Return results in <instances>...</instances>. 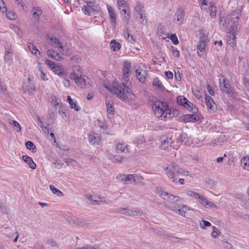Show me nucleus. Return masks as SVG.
I'll return each mask as SVG.
<instances>
[{
	"mask_svg": "<svg viewBox=\"0 0 249 249\" xmlns=\"http://www.w3.org/2000/svg\"><path fill=\"white\" fill-rule=\"evenodd\" d=\"M51 41L53 42V45L55 47H58L62 44L59 40L55 37L50 38Z\"/></svg>",
	"mask_w": 249,
	"mask_h": 249,
	"instance_id": "nucleus-43",
	"label": "nucleus"
},
{
	"mask_svg": "<svg viewBox=\"0 0 249 249\" xmlns=\"http://www.w3.org/2000/svg\"><path fill=\"white\" fill-rule=\"evenodd\" d=\"M184 107L188 111L192 112L194 114H196L198 111V108L193 103L189 101L184 105Z\"/></svg>",
	"mask_w": 249,
	"mask_h": 249,
	"instance_id": "nucleus-21",
	"label": "nucleus"
},
{
	"mask_svg": "<svg viewBox=\"0 0 249 249\" xmlns=\"http://www.w3.org/2000/svg\"><path fill=\"white\" fill-rule=\"evenodd\" d=\"M158 194L161 198L166 199L167 196H168L169 193L163 190H160L158 191Z\"/></svg>",
	"mask_w": 249,
	"mask_h": 249,
	"instance_id": "nucleus-51",
	"label": "nucleus"
},
{
	"mask_svg": "<svg viewBox=\"0 0 249 249\" xmlns=\"http://www.w3.org/2000/svg\"><path fill=\"white\" fill-rule=\"evenodd\" d=\"M107 104V116L109 118H111L114 114V109L112 106V104L109 102L106 103Z\"/></svg>",
	"mask_w": 249,
	"mask_h": 249,
	"instance_id": "nucleus-29",
	"label": "nucleus"
},
{
	"mask_svg": "<svg viewBox=\"0 0 249 249\" xmlns=\"http://www.w3.org/2000/svg\"><path fill=\"white\" fill-rule=\"evenodd\" d=\"M211 223L209 221L206 220H202V223H200V227L202 229H204L206 227L211 226Z\"/></svg>",
	"mask_w": 249,
	"mask_h": 249,
	"instance_id": "nucleus-53",
	"label": "nucleus"
},
{
	"mask_svg": "<svg viewBox=\"0 0 249 249\" xmlns=\"http://www.w3.org/2000/svg\"><path fill=\"white\" fill-rule=\"evenodd\" d=\"M187 136V135L186 133H182L180 134L179 137H178V141L179 142H182L184 141V140L186 139Z\"/></svg>",
	"mask_w": 249,
	"mask_h": 249,
	"instance_id": "nucleus-56",
	"label": "nucleus"
},
{
	"mask_svg": "<svg viewBox=\"0 0 249 249\" xmlns=\"http://www.w3.org/2000/svg\"><path fill=\"white\" fill-rule=\"evenodd\" d=\"M32 11L34 18H36V20H38L39 17L42 13V10L38 7H34L33 8Z\"/></svg>",
	"mask_w": 249,
	"mask_h": 249,
	"instance_id": "nucleus-26",
	"label": "nucleus"
},
{
	"mask_svg": "<svg viewBox=\"0 0 249 249\" xmlns=\"http://www.w3.org/2000/svg\"><path fill=\"white\" fill-rule=\"evenodd\" d=\"M83 10L85 14H87L89 16H90L91 14H92L91 11H90V9L87 6H84Z\"/></svg>",
	"mask_w": 249,
	"mask_h": 249,
	"instance_id": "nucleus-63",
	"label": "nucleus"
},
{
	"mask_svg": "<svg viewBox=\"0 0 249 249\" xmlns=\"http://www.w3.org/2000/svg\"><path fill=\"white\" fill-rule=\"evenodd\" d=\"M143 179V178L136 174H129L125 175V182H127L129 181H131L134 183H136V179Z\"/></svg>",
	"mask_w": 249,
	"mask_h": 249,
	"instance_id": "nucleus-16",
	"label": "nucleus"
},
{
	"mask_svg": "<svg viewBox=\"0 0 249 249\" xmlns=\"http://www.w3.org/2000/svg\"><path fill=\"white\" fill-rule=\"evenodd\" d=\"M152 109L155 115L160 118L161 120L172 118L176 114H177L178 112L177 110L172 111L171 109L168 108V106L166 102L160 101L154 102L152 105Z\"/></svg>",
	"mask_w": 249,
	"mask_h": 249,
	"instance_id": "nucleus-1",
	"label": "nucleus"
},
{
	"mask_svg": "<svg viewBox=\"0 0 249 249\" xmlns=\"http://www.w3.org/2000/svg\"><path fill=\"white\" fill-rule=\"evenodd\" d=\"M64 218L67 220V221L70 224H72L74 223V217H72L68 215H66L64 216Z\"/></svg>",
	"mask_w": 249,
	"mask_h": 249,
	"instance_id": "nucleus-58",
	"label": "nucleus"
},
{
	"mask_svg": "<svg viewBox=\"0 0 249 249\" xmlns=\"http://www.w3.org/2000/svg\"><path fill=\"white\" fill-rule=\"evenodd\" d=\"M219 87L220 90L227 94H231L232 93V90L231 84L227 79H223L222 81H219Z\"/></svg>",
	"mask_w": 249,
	"mask_h": 249,
	"instance_id": "nucleus-6",
	"label": "nucleus"
},
{
	"mask_svg": "<svg viewBox=\"0 0 249 249\" xmlns=\"http://www.w3.org/2000/svg\"><path fill=\"white\" fill-rule=\"evenodd\" d=\"M130 85L129 75L123 76L122 83H113V87L110 90L123 99H126L129 96V86Z\"/></svg>",
	"mask_w": 249,
	"mask_h": 249,
	"instance_id": "nucleus-2",
	"label": "nucleus"
},
{
	"mask_svg": "<svg viewBox=\"0 0 249 249\" xmlns=\"http://www.w3.org/2000/svg\"><path fill=\"white\" fill-rule=\"evenodd\" d=\"M153 85L160 89L163 88V86L162 83L159 80L158 77H156L154 79L153 82Z\"/></svg>",
	"mask_w": 249,
	"mask_h": 249,
	"instance_id": "nucleus-39",
	"label": "nucleus"
},
{
	"mask_svg": "<svg viewBox=\"0 0 249 249\" xmlns=\"http://www.w3.org/2000/svg\"><path fill=\"white\" fill-rule=\"evenodd\" d=\"M184 118L183 120L185 122H195L199 120V118H198V116L194 113L193 114H186V115H184Z\"/></svg>",
	"mask_w": 249,
	"mask_h": 249,
	"instance_id": "nucleus-23",
	"label": "nucleus"
},
{
	"mask_svg": "<svg viewBox=\"0 0 249 249\" xmlns=\"http://www.w3.org/2000/svg\"><path fill=\"white\" fill-rule=\"evenodd\" d=\"M67 101L70 104L71 108H74L76 111H78L80 109V108L77 106L76 102L73 101L70 96H68L67 97Z\"/></svg>",
	"mask_w": 249,
	"mask_h": 249,
	"instance_id": "nucleus-32",
	"label": "nucleus"
},
{
	"mask_svg": "<svg viewBox=\"0 0 249 249\" xmlns=\"http://www.w3.org/2000/svg\"><path fill=\"white\" fill-rule=\"evenodd\" d=\"M144 142V138L143 136H139L136 138L134 141V143L137 145L142 144Z\"/></svg>",
	"mask_w": 249,
	"mask_h": 249,
	"instance_id": "nucleus-44",
	"label": "nucleus"
},
{
	"mask_svg": "<svg viewBox=\"0 0 249 249\" xmlns=\"http://www.w3.org/2000/svg\"><path fill=\"white\" fill-rule=\"evenodd\" d=\"M9 123L11 125H13L14 129L18 132L21 131V126L18 122L15 120H11Z\"/></svg>",
	"mask_w": 249,
	"mask_h": 249,
	"instance_id": "nucleus-33",
	"label": "nucleus"
},
{
	"mask_svg": "<svg viewBox=\"0 0 249 249\" xmlns=\"http://www.w3.org/2000/svg\"><path fill=\"white\" fill-rule=\"evenodd\" d=\"M210 17L212 18H215L216 15L217 9L216 6L212 4V3H210Z\"/></svg>",
	"mask_w": 249,
	"mask_h": 249,
	"instance_id": "nucleus-35",
	"label": "nucleus"
},
{
	"mask_svg": "<svg viewBox=\"0 0 249 249\" xmlns=\"http://www.w3.org/2000/svg\"><path fill=\"white\" fill-rule=\"evenodd\" d=\"M27 46L29 50L32 52L33 54L35 55H36L37 53H38L39 54H40V52L38 50L36 46L34 45V44H33L32 43H28Z\"/></svg>",
	"mask_w": 249,
	"mask_h": 249,
	"instance_id": "nucleus-31",
	"label": "nucleus"
},
{
	"mask_svg": "<svg viewBox=\"0 0 249 249\" xmlns=\"http://www.w3.org/2000/svg\"><path fill=\"white\" fill-rule=\"evenodd\" d=\"M242 162L244 164L245 168H249V157H245L243 158Z\"/></svg>",
	"mask_w": 249,
	"mask_h": 249,
	"instance_id": "nucleus-49",
	"label": "nucleus"
},
{
	"mask_svg": "<svg viewBox=\"0 0 249 249\" xmlns=\"http://www.w3.org/2000/svg\"><path fill=\"white\" fill-rule=\"evenodd\" d=\"M89 223L83 219L74 217V223H73V225L82 228L84 227H87Z\"/></svg>",
	"mask_w": 249,
	"mask_h": 249,
	"instance_id": "nucleus-24",
	"label": "nucleus"
},
{
	"mask_svg": "<svg viewBox=\"0 0 249 249\" xmlns=\"http://www.w3.org/2000/svg\"><path fill=\"white\" fill-rule=\"evenodd\" d=\"M143 7L140 3H138L135 7V11L137 13H144Z\"/></svg>",
	"mask_w": 249,
	"mask_h": 249,
	"instance_id": "nucleus-46",
	"label": "nucleus"
},
{
	"mask_svg": "<svg viewBox=\"0 0 249 249\" xmlns=\"http://www.w3.org/2000/svg\"><path fill=\"white\" fill-rule=\"evenodd\" d=\"M89 142L92 145L99 144L101 142V137L98 134L89 135Z\"/></svg>",
	"mask_w": 249,
	"mask_h": 249,
	"instance_id": "nucleus-13",
	"label": "nucleus"
},
{
	"mask_svg": "<svg viewBox=\"0 0 249 249\" xmlns=\"http://www.w3.org/2000/svg\"><path fill=\"white\" fill-rule=\"evenodd\" d=\"M184 16V10L181 8L178 9L174 16V22L178 25L182 24L183 22Z\"/></svg>",
	"mask_w": 249,
	"mask_h": 249,
	"instance_id": "nucleus-7",
	"label": "nucleus"
},
{
	"mask_svg": "<svg viewBox=\"0 0 249 249\" xmlns=\"http://www.w3.org/2000/svg\"><path fill=\"white\" fill-rule=\"evenodd\" d=\"M108 11L109 13V19L111 25L114 28L116 24V15L114 11L112 10L111 7H108Z\"/></svg>",
	"mask_w": 249,
	"mask_h": 249,
	"instance_id": "nucleus-19",
	"label": "nucleus"
},
{
	"mask_svg": "<svg viewBox=\"0 0 249 249\" xmlns=\"http://www.w3.org/2000/svg\"><path fill=\"white\" fill-rule=\"evenodd\" d=\"M160 147L161 149L166 150L169 146H171L172 140L171 138H168L163 136L160 138Z\"/></svg>",
	"mask_w": 249,
	"mask_h": 249,
	"instance_id": "nucleus-10",
	"label": "nucleus"
},
{
	"mask_svg": "<svg viewBox=\"0 0 249 249\" xmlns=\"http://www.w3.org/2000/svg\"><path fill=\"white\" fill-rule=\"evenodd\" d=\"M170 38L173 44L177 45L178 43V39L176 34H172Z\"/></svg>",
	"mask_w": 249,
	"mask_h": 249,
	"instance_id": "nucleus-52",
	"label": "nucleus"
},
{
	"mask_svg": "<svg viewBox=\"0 0 249 249\" xmlns=\"http://www.w3.org/2000/svg\"><path fill=\"white\" fill-rule=\"evenodd\" d=\"M90 80L87 76L80 75L79 79L76 81V84L82 88H88L90 86Z\"/></svg>",
	"mask_w": 249,
	"mask_h": 249,
	"instance_id": "nucleus-8",
	"label": "nucleus"
},
{
	"mask_svg": "<svg viewBox=\"0 0 249 249\" xmlns=\"http://www.w3.org/2000/svg\"><path fill=\"white\" fill-rule=\"evenodd\" d=\"M85 2H87V6L92 13L97 10V6L93 2L90 1L88 2V1H85Z\"/></svg>",
	"mask_w": 249,
	"mask_h": 249,
	"instance_id": "nucleus-41",
	"label": "nucleus"
},
{
	"mask_svg": "<svg viewBox=\"0 0 249 249\" xmlns=\"http://www.w3.org/2000/svg\"><path fill=\"white\" fill-rule=\"evenodd\" d=\"M178 176L179 175H186L187 176L188 175V173H189L188 171H185L184 169H182V168H179V167L178 166Z\"/></svg>",
	"mask_w": 249,
	"mask_h": 249,
	"instance_id": "nucleus-64",
	"label": "nucleus"
},
{
	"mask_svg": "<svg viewBox=\"0 0 249 249\" xmlns=\"http://www.w3.org/2000/svg\"><path fill=\"white\" fill-rule=\"evenodd\" d=\"M208 42V38L205 34L201 36L200 41L197 46V53L200 56H203L206 52L205 47Z\"/></svg>",
	"mask_w": 249,
	"mask_h": 249,
	"instance_id": "nucleus-4",
	"label": "nucleus"
},
{
	"mask_svg": "<svg viewBox=\"0 0 249 249\" xmlns=\"http://www.w3.org/2000/svg\"><path fill=\"white\" fill-rule=\"evenodd\" d=\"M205 101L208 111L211 113L214 112L216 108V105L213 101L212 97L210 95H206L205 96Z\"/></svg>",
	"mask_w": 249,
	"mask_h": 249,
	"instance_id": "nucleus-9",
	"label": "nucleus"
},
{
	"mask_svg": "<svg viewBox=\"0 0 249 249\" xmlns=\"http://www.w3.org/2000/svg\"><path fill=\"white\" fill-rule=\"evenodd\" d=\"M92 203H95L96 204H101L102 203H107V202L106 200H103L100 198V200L98 199H93Z\"/></svg>",
	"mask_w": 249,
	"mask_h": 249,
	"instance_id": "nucleus-55",
	"label": "nucleus"
},
{
	"mask_svg": "<svg viewBox=\"0 0 249 249\" xmlns=\"http://www.w3.org/2000/svg\"><path fill=\"white\" fill-rule=\"evenodd\" d=\"M45 64L48 66V67H49L51 69L53 67H54L56 65V64H55L54 62L48 59H46L45 60Z\"/></svg>",
	"mask_w": 249,
	"mask_h": 249,
	"instance_id": "nucleus-60",
	"label": "nucleus"
},
{
	"mask_svg": "<svg viewBox=\"0 0 249 249\" xmlns=\"http://www.w3.org/2000/svg\"><path fill=\"white\" fill-rule=\"evenodd\" d=\"M110 49L114 52L119 51L121 47L120 43L117 42L115 39H113L110 43Z\"/></svg>",
	"mask_w": 249,
	"mask_h": 249,
	"instance_id": "nucleus-28",
	"label": "nucleus"
},
{
	"mask_svg": "<svg viewBox=\"0 0 249 249\" xmlns=\"http://www.w3.org/2000/svg\"><path fill=\"white\" fill-rule=\"evenodd\" d=\"M126 34L127 36H125V37L128 41L130 42H133L135 41L133 38V36L130 34L128 29H126Z\"/></svg>",
	"mask_w": 249,
	"mask_h": 249,
	"instance_id": "nucleus-48",
	"label": "nucleus"
},
{
	"mask_svg": "<svg viewBox=\"0 0 249 249\" xmlns=\"http://www.w3.org/2000/svg\"><path fill=\"white\" fill-rule=\"evenodd\" d=\"M129 216H140L142 214V212L140 209H136L135 210H129L127 212Z\"/></svg>",
	"mask_w": 249,
	"mask_h": 249,
	"instance_id": "nucleus-30",
	"label": "nucleus"
},
{
	"mask_svg": "<svg viewBox=\"0 0 249 249\" xmlns=\"http://www.w3.org/2000/svg\"><path fill=\"white\" fill-rule=\"evenodd\" d=\"M130 68V63L127 61H125L124 64V68L123 70V75H128L129 72V69Z\"/></svg>",
	"mask_w": 249,
	"mask_h": 249,
	"instance_id": "nucleus-34",
	"label": "nucleus"
},
{
	"mask_svg": "<svg viewBox=\"0 0 249 249\" xmlns=\"http://www.w3.org/2000/svg\"><path fill=\"white\" fill-rule=\"evenodd\" d=\"M172 54L174 56L177 58L179 57L180 54L179 51L174 47H172Z\"/></svg>",
	"mask_w": 249,
	"mask_h": 249,
	"instance_id": "nucleus-59",
	"label": "nucleus"
},
{
	"mask_svg": "<svg viewBox=\"0 0 249 249\" xmlns=\"http://www.w3.org/2000/svg\"><path fill=\"white\" fill-rule=\"evenodd\" d=\"M47 54L49 57H51L57 61H59L61 59L59 53L53 50H49L47 51Z\"/></svg>",
	"mask_w": 249,
	"mask_h": 249,
	"instance_id": "nucleus-25",
	"label": "nucleus"
},
{
	"mask_svg": "<svg viewBox=\"0 0 249 249\" xmlns=\"http://www.w3.org/2000/svg\"><path fill=\"white\" fill-rule=\"evenodd\" d=\"M116 151L117 153H126L128 152V146L124 143L119 142L116 145Z\"/></svg>",
	"mask_w": 249,
	"mask_h": 249,
	"instance_id": "nucleus-20",
	"label": "nucleus"
},
{
	"mask_svg": "<svg viewBox=\"0 0 249 249\" xmlns=\"http://www.w3.org/2000/svg\"><path fill=\"white\" fill-rule=\"evenodd\" d=\"M13 51L10 47H5L4 60L8 65H10L12 61Z\"/></svg>",
	"mask_w": 249,
	"mask_h": 249,
	"instance_id": "nucleus-11",
	"label": "nucleus"
},
{
	"mask_svg": "<svg viewBox=\"0 0 249 249\" xmlns=\"http://www.w3.org/2000/svg\"><path fill=\"white\" fill-rule=\"evenodd\" d=\"M22 159L24 160L26 162L28 163L29 167L32 169H35L36 168V165L32 160V158H31L29 156L27 155H23L22 156Z\"/></svg>",
	"mask_w": 249,
	"mask_h": 249,
	"instance_id": "nucleus-22",
	"label": "nucleus"
},
{
	"mask_svg": "<svg viewBox=\"0 0 249 249\" xmlns=\"http://www.w3.org/2000/svg\"><path fill=\"white\" fill-rule=\"evenodd\" d=\"M164 170L166 171V174L168 178L172 179V181L174 183L177 184V178L176 177L178 176V165L176 163L173 162L164 168Z\"/></svg>",
	"mask_w": 249,
	"mask_h": 249,
	"instance_id": "nucleus-3",
	"label": "nucleus"
},
{
	"mask_svg": "<svg viewBox=\"0 0 249 249\" xmlns=\"http://www.w3.org/2000/svg\"><path fill=\"white\" fill-rule=\"evenodd\" d=\"M189 210V209L186 205L179 206L178 208L175 207L172 209V211L183 216H185L186 211Z\"/></svg>",
	"mask_w": 249,
	"mask_h": 249,
	"instance_id": "nucleus-15",
	"label": "nucleus"
},
{
	"mask_svg": "<svg viewBox=\"0 0 249 249\" xmlns=\"http://www.w3.org/2000/svg\"><path fill=\"white\" fill-rule=\"evenodd\" d=\"M52 70L56 74L59 76H63L65 75V72L63 71L62 68L56 64L54 67L52 68Z\"/></svg>",
	"mask_w": 249,
	"mask_h": 249,
	"instance_id": "nucleus-27",
	"label": "nucleus"
},
{
	"mask_svg": "<svg viewBox=\"0 0 249 249\" xmlns=\"http://www.w3.org/2000/svg\"><path fill=\"white\" fill-rule=\"evenodd\" d=\"M23 89L25 92H28L29 94H33L35 90L34 84L29 78L24 80L23 83Z\"/></svg>",
	"mask_w": 249,
	"mask_h": 249,
	"instance_id": "nucleus-5",
	"label": "nucleus"
},
{
	"mask_svg": "<svg viewBox=\"0 0 249 249\" xmlns=\"http://www.w3.org/2000/svg\"><path fill=\"white\" fill-rule=\"evenodd\" d=\"M50 189L53 194H56L58 196H63V194L59 190L54 187L53 185H51L50 186Z\"/></svg>",
	"mask_w": 249,
	"mask_h": 249,
	"instance_id": "nucleus-42",
	"label": "nucleus"
},
{
	"mask_svg": "<svg viewBox=\"0 0 249 249\" xmlns=\"http://www.w3.org/2000/svg\"><path fill=\"white\" fill-rule=\"evenodd\" d=\"M233 18L231 17H227L226 19L223 18H220V24L222 25V26L224 28H228L229 27H231L232 22V19H233Z\"/></svg>",
	"mask_w": 249,
	"mask_h": 249,
	"instance_id": "nucleus-14",
	"label": "nucleus"
},
{
	"mask_svg": "<svg viewBox=\"0 0 249 249\" xmlns=\"http://www.w3.org/2000/svg\"><path fill=\"white\" fill-rule=\"evenodd\" d=\"M74 72L71 74L70 77L71 79L74 80L76 83L77 79L78 80L79 78V75H81V68L79 66H75L73 69Z\"/></svg>",
	"mask_w": 249,
	"mask_h": 249,
	"instance_id": "nucleus-17",
	"label": "nucleus"
},
{
	"mask_svg": "<svg viewBox=\"0 0 249 249\" xmlns=\"http://www.w3.org/2000/svg\"><path fill=\"white\" fill-rule=\"evenodd\" d=\"M25 145L27 149L31 150L34 153L36 151V147L34 143L31 141H29L26 142Z\"/></svg>",
	"mask_w": 249,
	"mask_h": 249,
	"instance_id": "nucleus-38",
	"label": "nucleus"
},
{
	"mask_svg": "<svg viewBox=\"0 0 249 249\" xmlns=\"http://www.w3.org/2000/svg\"><path fill=\"white\" fill-rule=\"evenodd\" d=\"M129 209L123 208H120L115 210V212L121 213L125 215H128L127 212H128Z\"/></svg>",
	"mask_w": 249,
	"mask_h": 249,
	"instance_id": "nucleus-47",
	"label": "nucleus"
},
{
	"mask_svg": "<svg viewBox=\"0 0 249 249\" xmlns=\"http://www.w3.org/2000/svg\"><path fill=\"white\" fill-rule=\"evenodd\" d=\"M218 235V230L215 227H213V230L212 232V236L213 238H216Z\"/></svg>",
	"mask_w": 249,
	"mask_h": 249,
	"instance_id": "nucleus-61",
	"label": "nucleus"
},
{
	"mask_svg": "<svg viewBox=\"0 0 249 249\" xmlns=\"http://www.w3.org/2000/svg\"><path fill=\"white\" fill-rule=\"evenodd\" d=\"M199 199L201 201V203L207 208L216 207V205H215L213 202L208 201L204 196H201Z\"/></svg>",
	"mask_w": 249,
	"mask_h": 249,
	"instance_id": "nucleus-18",
	"label": "nucleus"
},
{
	"mask_svg": "<svg viewBox=\"0 0 249 249\" xmlns=\"http://www.w3.org/2000/svg\"><path fill=\"white\" fill-rule=\"evenodd\" d=\"M187 102H188V100L184 96H179L177 98L178 103L183 107Z\"/></svg>",
	"mask_w": 249,
	"mask_h": 249,
	"instance_id": "nucleus-40",
	"label": "nucleus"
},
{
	"mask_svg": "<svg viewBox=\"0 0 249 249\" xmlns=\"http://www.w3.org/2000/svg\"><path fill=\"white\" fill-rule=\"evenodd\" d=\"M118 4L119 6L122 8H127L128 7L126 5V2L123 0H118Z\"/></svg>",
	"mask_w": 249,
	"mask_h": 249,
	"instance_id": "nucleus-57",
	"label": "nucleus"
},
{
	"mask_svg": "<svg viewBox=\"0 0 249 249\" xmlns=\"http://www.w3.org/2000/svg\"><path fill=\"white\" fill-rule=\"evenodd\" d=\"M65 162L67 166H72L74 168H76L78 166V163L75 160L71 159H69L66 160Z\"/></svg>",
	"mask_w": 249,
	"mask_h": 249,
	"instance_id": "nucleus-36",
	"label": "nucleus"
},
{
	"mask_svg": "<svg viewBox=\"0 0 249 249\" xmlns=\"http://www.w3.org/2000/svg\"><path fill=\"white\" fill-rule=\"evenodd\" d=\"M199 3L202 9L204 10H207V4L206 0H200Z\"/></svg>",
	"mask_w": 249,
	"mask_h": 249,
	"instance_id": "nucleus-50",
	"label": "nucleus"
},
{
	"mask_svg": "<svg viewBox=\"0 0 249 249\" xmlns=\"http://www.w3.org/2000/svg\"><path fill=\"white\" fill-rule=\"evenodd\" d=\"M186 194L190 196L195 197L196 198L200 199L201 196H199V194L194 192L191 190H188L186 192Z\"/></svg>",
	"mask_w": 249,
	"mask_h": 249,
	"instance_id": "nucleus-45",
	"label": "nucleus"
},
{
	"mask_svg": "<svg viewBox=\"0 0 249 249\" xmlns=\"http://www.w3.org/2000/svg\"><path fill=\"white\" fill-rule=\"evenodd\" d=\"M59 48L60 49L59 51L63 54L65 55H69L70 54L71 52L67 46H64L62 45V44H61V45L59 46Z\"/></svg>",
	"mask_w": 249,
	"mask_h": 249,
	"instance_id": "nucleus-37",
	"label": "nucleus"
},
{
	"mask_svg": "<svg viewBox=\"0 0 249 249\" xmlns=\"http://www.w3.org/2000/svg\"><path fill=\"white\" fill-rule=\"evenodd\" d=\"M136 77L138 80L141 83H144L146 80V71L142 69H136L135 70Z\"/></svg>",
	"mask_w": 249,
	"mask_h": 249,
	"instance_id": "nucleus-12",
	"label": "nucleus"
},
{
	"mask_svg": "<svg viewBox=\"0 0 249 249\" xmlns=\"http://www.w3.org/2000/svg\"><path fill=\"white\" fill-rule=\"evenodd\" d=\"M243 84L246 89L249 91V80L246 77L243 79Z\"/></svg>",
	"mask_w": 249,
	"mask_h": 249,
	"instance_id": "nucleus-54",
	"label": "nucleus"
},
{
	"mask_svg": "<svg viewBox=\"0 0 249 249\" xmlns=\"http://www.w3.org/2000/svg\"><path fill=\"white\" fill-rule=\"evenodd\" d=\"M113 162H116L117 163H121L124 159V158L122 156H120L118 155H115V157H114Z\"/></svg>",
	"mask_w": 249,
	"mask_h": 249,
	"instance_id": "nucleus-62",
	"label": "nucleus"
}]
</instances>
